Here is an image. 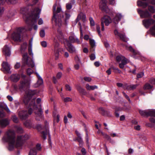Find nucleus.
I'll return each instance as SVG.
<instances>
[{
	"mask_svg": "<svg viewBox=\"0 0 155 155\" xmlns=\"http://www.w3.org/2000/svg\"><path fill=\"white\" fill-rule=\"evenodd\" d=\"M29 138V136L28 134L18 135L17 136L15 140V132L12 130H9L5 133L2 138V140L4 142L9 143L8 149L10 150H12L15 147H18L21 146L24 142Z\"/></svg>",
	"mask_w": 155,
	"mask_h": 155,
	"instance_id": "nucleus-1",
	"label": "nucleus"
},
{
	"mask_svg": "<svg viewBox=\"0 0 155 155\" xmlns=\"http://www.w3.org/2000/svg\"><path fill=\"white\" fill-rule=\"evenodd\" d=\"M35 98H33L32 100H29L28 104H25L29 109L28 113L26 110H23L19 112L18 115L21 119L22 120L26 119L28 116L29 115L31 114L32 109L35 110L34 113L37 120H39L40 119L43 118V111L41 109V105H40L38 107L36 106L35 104Z\"/></svg>",
	"mask_w": 155,
	"mask_h": 155,
	"instance_id": "nucleus-2",
	"label": "nucleus"
},
{
	"mask_svg": "<svg viewBox=\"0 0 155 155\" xmlns=\"http://www.w3.org/2000/svg\"><path fill=\"white\" fill-rule=\"evenodd\" d=\"M22 79L18 87L20 90H23L25 92L23 101L25 104H28L29 100L31 99L32 97L35 94L36 91H32L28 89L30 86V80L26 78V75L23 74H21Z\"/></svg>",
	"mask_w": 155,
	"mask_h": 155,
	"instance_id": "nucleus-3",
	"label": "nucleus"
},
{
	"mask_svg": "<svg viewBox=\"0 0 155 155\" xmlns=\"http://www.w3.org/2000/svg\"><path fill=\"white\" fill-rule=\"evenodd\" d=\"M56 5H55L53 6V16L52 18V21H54L56 26L60 27L62 25L61 19L62 17L60 16L59 13L61 12V7H58L57 10L56 11Z\"/></svg>",
	"mask_w": 155,
	"mask_h": 155,
	"instance_id": "nucleus-4",
	"label": "nucleus"
},
{
	"mask_svg": "<svg viewBox=\"0 0 155 155\" xmlns=\"http://www.w3.org/2000/svg\"><path fill=\"white\" fill-rule=\"evenodd\" d=\"M25 29L26 30H31V29L26 28H19L12 35V39L15 42H20L21 41V35L22 31Z\"/></svg>",
	"mask_w": 155,
	"mask_h": 155,
	"instance_id": "nucleus-5",
	"label": "nucleus"
},
{
	"mask_svg": "<svg viewBox=\"0 0 155 155\" xmlns=\"http://www.w3.org/2000/svg\"><path fill=\"white\" fill-rule=\"evenodd\" d=\"M37 129L40 131L42 134V137L44 139L46 138L47 134H49L48 127V123L47 121L45 122V126L43 127L41 124H38L37 127Z\"/></svg>",
	"mask_w": 155,
	"mask_h": 155,
	"instance_id": "nucleus-6",
	"label": "nucleus"
},
{
	"mask_svg": "<svg viewBox=\"0 0 155 155\" xmlns=\"http://www.w3.org/2000/svg\"><path fill=\"white\" fill-rule=\"evenodd\" d=\"M22 63L23 64L21 67H24L26 64L28 66L33 67L35 66L34 62L29 58L27 53H24L22 56Z\"/></svg>",
	"mask_w": 155,
	"mask_h": 155,
	"instance_id": "nucleus-7",
	"label": "nucleus"
},
{
	"mask_svg": "<svg viewBox=\"0 0 155 155\" xmlns=\"http://www.w3.org/2000/svg\"><path fill=\"white\" fill-rule=\"evenodd\" d=\"M41 10L38 8H36L33 12L31 15L27 18V20H31L32 22L36 23V20L39 18V14Z\"/></svg>",
	"mask_w": 155,
	"mask_h": 155,
	"instance_id": "nucleus-8",
	"label": "nucleus"
},
{
	"mask_svg": "<svg viewBox=\"0 0 155 155\" xmlns=\"http://www.w3.org/2000/svg\"><path fill=\"white\" fill-rule=\"evenodd\" d=\"M111 19L110 17L108 16H105L101 19V30L104 31V23L105 25L108 26L109 24L111 22Z\"/></svg>",
	"mask_w": 155,
	"mask_h": 155,
	"instance_id": "nucleus-9",
	"label": "nucleus"
},
{
	"mask_svg": "<svg viewBox=\"0 0 155 155\" xmlns=\"http://www.w3.org/2000/svg\"><path fill=\"white\" fill-rule=\"evenodd\" d=\"M140 114L142 116H150L155 117V110H140Z\"/></svg>",
	"mask_w": 155,
	"mask_h": 155,
	"instance_id": "nucleus-10",
	"label": "nucleus"
},
{
	"mask_svg": "<svg viewBox=\"0 0 155 155\" xmlns=\"http://www.w3.org/2000/svg\"><path fill=\"white\" fill-rule=\"evenodd\" d=\"M99 7L102 11L107 12L109 9L106 5L107 1L106 0H100Z\"/></svg>",
	"mask_w": 155,
	"mask_h": 155,
	"instance_id": "nucleus-11",
	"label": "nucleus"
},
{
	"mask_svg": "<svg viewBox=\"0 0 155 155\" xmlns=\"http://www.w3.org/2000/svg\"><path fill=\"white\" fill-rule=\"evenodd\" d=\"M137 11L142 18H149L151 16V14L147 10L142 11L140 9H137Z\"/></svg>",
	"mask_w": 155,
	"mask_h": 155,
	"instance_id": "nucleus-12",
	"label": "nucleus"
},
{
	"mask_svg": "<svg viewBox=\"0 0 155 155\" xmlns=\"http://www.w3.org/2000/svg\"><path fill=\"white\" fill-rule=\"evenodd\" d=\"M114 34L116 36L119 37L120 39L123 41L125 42L127 41V38H126L124 34H122L118 32L117 30H114Z\"/></svg>",
	"mask_w": 155,
	"mask_h": 155,
	"instance_id": "nucleus-13",
	"label": "nucleus"
},
{
	"mask_svg": "<svg viewBox=\"0 0 155 155\" xmlns=\"http://www.w3.org/2000/svg\"><path fill=\"white\" fill-rule=\"evenodd\" d=\"M59 44L57 42H55L54 45V53L55 60H57L59 56Z\"/></svg>",
	"mask_w": 155,
	"mask_h": 155,
	"instance_id": "nucleus-14",
	"label": "nucleus"
},
{
	"mask_svg": "<svg viewBox=\"0 0 155 155\" xmlns=\"http://www.w3.org/2000/svg\"><path fill=\"white\" fill-rule=\"evenodd\" d=\"M154 21L152 19L144 20L143 23L144 26L147 28H148L151 25L153 24Z\"/></svg>",
	"mask_w": 155,
	"mask_h": 155,
	"instance_id": "nucleus-15",
	"label": "nucleus"
},
{
	"mask_svg": "<svg viewBox=\"0 0 155 155\" xmlns=\"http://www.w3.org/2000/svg\"><path fill=\"white\" fill-rule=\"evenodd\" d=\"M70 41L71 43H77L80 44L81 42L78 38L74 35V34L71 33V36L69 37Z\"/></svg>",
	"mask_w": 155,
	"mask_h": 155,
	"instance_id": "nucleus-16",
	"label": "nucleus"
},
{
	"mask_svg": "<svg viewBox=\"0 0 155 155\" xmlns=\"http://www.w3.org/2000/svg\"><path fill=\"white\" fill-rule=\"evenodd\" d=\"M138 86V84H132L128 85L127 84H126L124 85L123 87L125 89H126L129 91H131L135 89Z\"/></svg>",
	"mask_w": 155,
	"mask_h": 155,
	"instance_id": "nucleus-17",
	"label": "nucleus"
},
{
	"mask_svg": "<svg viewBox=\"0 0 155 155\" xmlns=\"http://www.w3.org/2000/svg\"><path fill=\"white\" fill-rule=\"evenodd\" d=\"M67 44L66 45L68 47L67 49L71 53H73L75 51V49L74 47L68 41L66 42Z\"/></svg>",
	"mask_w": 155,
	"mask_h": 155,
	"instance_id": "nucleus-18",
	"label": "nucleus"
},
{
	"mask_svg": "<svg viewBox=\"0 0 155 155\" xmlns=\"http://www.w3.org/2000/svg\"><path fill=\"white\" fill-rule=\"evenodd\" d=\"M86 17L85 15L83 13H80L78 16L77 18L76 19V23L80 20H82L83 22H84L86 21Z\"/></svg>",
	"mask_w": 155,
	"mask_h": 155,
	"instance_id": "nucleus-19",
	"label": "nucleus"
},
{
	"mask_svg": "<svg viewBox=\"0 0 155 155\" xmlns=\"http://www.w3.org/2000/svg\"><path fill=\"white\" fill-rule=\"evenodd\" d=\"M9 124V121L7 119H3L0 120V126L2 127H6Z\"/></svg>",
	"mask_w": 155,
	"mask_h": 155,
	"instance_id": "nucleus-20",
	"label": "nucleus"
},
{
	"mask_svg": "<svg viewBox=\"0 0 155 155\" xmlns=\"http://www.w3.org/2000/svg\"><path fill=\"white\" fill-rule=\"evenodd\" d=\"M3 54L6 56H9L10 55V52L9 48L8 46L5 45V46L3 49Z\"/></svg>",
	"mask_w": 155,
	"mask_h": 155,
	"instance_id": "nucleus-21",
	"label": "nucleus"
},
{
	"mask_svg": "<svg viewBox=\"0 0 155 155\" xmlns=\"http://www.w3.org/2000/svg\"><path fill=\"white\" fill-rule=\"evenodd\" d=\"M122 17V16L121 14L119 13L117 14L114 19L113 22L115 24H117L120 20Z\"/></svg>",
	"mask_w": 155,
	"mask_h": 155,
	"instance_id": "nucleus-22",
	"label": "nucleus"
},
{
	"mask_svg": "<svg viewBox=\"0 0 155 155\" xmlns=\"http://www.w3.org/2000/svg\"><path fill=\"white\" fill-rule=\"evenodd\" d=\"M20 77L19 75L18 74H13L11 75V78L12 81L17 82L19 79Z\"/></svg>",
	"mask_w": 155,
	"mask_h": 155,
	"instance_id": "nucleus-23",
	"label": "nucleus"
},
{
	"mask_svg": "<svg viewBox=\"0 0 155 155\" xmlns=\"http://www.w3.org/2000/svg\"><path fill=\"white\" fill-rule=\"evenodd\" d=\"M3 67L5 69V70L8 73H11L10 71V65L7 62H3L2 64Z\"/></svg>",
	"mask_w": 155,
	"mask_h": 155,
	"instance_id": "nucleus-24",
	"label": "nucleus"
},
{
	"mask_svg": "<svg viewBox=\"0 0 155 155\" xmlns=\"http://www.w3.org/2000/svg\"><path fill=\"white\" fill-rule=\"evenodd\" d=\"M36 74L38 77V80L37 81V85L35 86L36 87H37L39 86L42 85L43 84V80L41 78L37 73H36Z\"/></svg>",
	"mask_w": 155,
	"mask_h": 155,
	"instance_id": "nucleus-25",
	"label": "nucleus"
},
{
	"mask_svg": "<svg viewBox=\"0 0 155 155\" xmlns=\"http://www.w3.org/2000/svg\"><path fill=\"white\" fill-rule=\"evenodd\" d=\"M137 4L139 6H142L143 8H145L148 6V4L146 3L140 1H138L137 2Z\"/></svg>",
	"mask_w": 155,
	"mask_h": 155,
	"instance_id": "nucleus-26",
	"label": "nucleus"
},
{
	"mask_svg": "<svg viewBox=\"0 0 155 155\" xmlns=\"http://www.w3.org/2000/svg\"><path fill=\"white\" fill-rule=\"evenodd\" d=\"M86 88L87 90H94L96 88H97V87L96 86H90L88 84H87L86 85Z\"/></svg>",
	"mask_w": 155,
	"mask_h": 155,
	"instance_id": "nucleus-27",
	"label": "nucleus"
},
{
	"mask_svg": "<svg viewBox=\"0 0 155 155\" xmlns=\"http://www.w3.org/2000/svg\"><path fill=\"white\" fill-rule=\"evenodd\" d=\"M75 141L77 140L79 143V145L81 147L83 144V141L81 137H78L76 138L74 140Z\"/></svg>",
	"mask_w": 155,
	"mask_h": 155,
	"instance_id": "nucleus-28",
	"label": "nucleus"
},
{
	"mask_svg": "<svg viewBox=\"0 0 155 155\" xmlns=\"http://www.w3.org/2000/svg\"><path fill=\"white\" fill-rule=\"evenodd\" d=\"M25 125L27 127H31L33 126V123L31 121L28 120L24 123Z\"/></svg>",
	"mask_w": 155,
	"mask_h": 155,
	"instance_id": "nucleus-29",
	"label": "nucleus"
},
{
	"mask_svg": "<svg viewBox=\"0 0 155 155\" xmlns=\"http://www.w3.org/2000/svg\"><path fill=\"white\" fill-rule=\"evenodd\" d=\"M90 43L91 48H93L95 47V42L94 40L90 38L89 39Z\"/></svg>",
	"mask_w": 155,
	"mask_h": 155,
	"instance_id": "nucleus-30",
	"label": "nucleus"
},
{
	"mask_svg": "<svg viewBox=\"0 0 155 155\" xmlns=\"http://www.w3.org/2000/svg\"><path fill=\"white\" fill-rule=\"evenodd\" d=\"M148 9L149 11V13H150L151 14L155 13V9L154 8L151 6H148Z\"/></svg>",
	"mask_w": 155,
	"mask_h": 155,
	"instance_id": "nucleus-31",
	"label": "nucleus"
},
{
	"mask_svg": "<svg viewBox=\"0 0 155 155\" xmlns=\"http://www.w3.org/2000/svg\"><path fill=\"white\" fill-rule=\"evenodd\" d=\"M37 153L36 150L35 148H33L29 152V155H36Z\"/></svg>",
	"mask_w": 155,
	"mask_h": 155,
	"instance_id": "nucleus-32",
	"label": "nucleus"
},
{
	"mask_svg": "<svg viewBox=\"0 0 155 155\" xmlns=\"http://www.w3.org/2000/svg\"><path fill=\"white\" fill-rule=\"evenodd\" d=\"M152 87V86L148 83L146 84L143 87V88L146 90L151 89Z\"/></svg>",
	"mask_w": 155,
	"mask_h": 155,
	"instance_id": "nucleus-33",
	"label": "nucleus"
},
{
	"mask_svg": "<svg viewBox=\"0 0 155 155\" xmlns=\"http://www.w3.org/2000/svg\"><path fill=\"white\" fill-rule=\"evenodd\" d=\"M128 62H129V61L127 58H126L124 57H122V59L121 60V63L125 65Z\"/></svg>",
	"mask_w": 155,
	"mask_h": 155,
	"instance_id": "nucleus-34",
	"label": "nucleus"
},
{
	"mask_svg": "<svg viewBox=\"0 0 155 155\" xmlns=\"http://www.w3.org/2000/svg\"><path fill=\"white\" fill-rule=\"evenodd\" d=\"M128 49L130 51L132 52L134 54L136 55L138 54V52L135 51L131 46H129L128 47Z\"/></svg>",
	"mask_w": 155,
	"mask_h": 155,
	"instance_id": "nucleus-35",
	"label": "nucleus"
},
{
	"mask_svg": "<svg viewBox=\"0 0 155 155\" xmlns=\"http://www.w3.org/2000/svg\"><path fill=\"white\" fill-rule=\"evenodd\" d=\"M12 119L13 121L15 123H17L18 122V120L17 117L15 115H13L12 117Z\"/></svg>",
	"mask_w": 155,
	"mask_h": 155,
	"instance_id": "nucleus-36",
	"label": "nucleus"
},
{
	"mask_svg": "<svg viewBox=\"0 0 155 155\" xmlns=\"http://www.w3.org/2000/svg\"><path fill=\"white\" fill-rule=\"evenodd\" d=\"M77 89L79 92L83 94H84L86 93L85 90L80 87L78 86V87Z\"/></svg>",
	"mask_w": 155,
	"mask_h": 155,
	"instance_id": "nucleus-37",
	"label": "nucleus"
},
{
	"mask_svg": "<svg viewBox=\"0 0 155 155\" xmlns=\"http://www.w3.org/2000/svg\"><path fill=\"white\" fill-rule=\"evenodd\" d=\"M5 2L8 4H15L17 2V0H5Z\"/></svg>",
	"mask_w": 155,
	"mask_h": 155,
	"instance_id": "nucleus-38",
	"label": "nucleus"
},
{
	"mask_svg": "<svg viewBox=\"0 0 155 155\" xmlns=\"http://www.w3.org/2000/svg\"><path fill=\"white\" fill-rule=\"evenodd\" d=\"M99 110L101 113L104 115H105L106 112H107V111H106L102 107L100 108L99 109Z\"/></svg>",
	"mask_w": 155,
	"mask_h": 155,
	"instance_id": "nucleus-39",
	"label": "nucleus"
},
{
	"mask_svg": "<svg viewBox=\"0 0 155 155\" xmlns=\"http://www.w3.org/2000/svg\"><path fill=\"white\" fill-rule=\"evenodd\" d=\"M16 129L19 133H22L23 132V129L21 127L17 126L16 127Z\"/></svg>",
	"mask_w": 155,
	"mask_h": 155,
	"instance_id": "nucleus-40",
	"label": "nucleus"
},
{
	"mask_svg": "<svg viewBox=\"0 0 155 155\" xmlns=\"http://www.w3.org/2000/svg\"><path fill=\"white\" fill-rule=\"evenodd\" d=\"M150 30L152 34L155 36V25L150 28Z\"/></svg>",
	"mask_w": 155,
	"mask_h": 155,
	"instance_id": "nucleus-41",
	"label": "nucleus"
},
{
	"mask_svg": "<svg viewBox=\"0 0 155 155\" xmlns=\"http://www.w3.org/2000/svg\"><path fill=\"white\" fill-rule=\"evenodd\" d=\"M89 20L91 25L92 26H94L95 25V22L93 18L91 17L89 18Z\"/></svg>",
	"mask_w": 155,
	"mask_h": 155,
	"instance_id": "nucleus-42",
	"label": "nucleus"
},
{
	"mask_svg": "<svg viewBox=\"0 0 155 155\" xmlns=\"http://www.w3.org/2000/svg\"><path fill=\"white\" fill-rule=\"evenodd\" d=\"M63 100L64 102H67L69 101H72V99L69 97H67L66 98H64Z\"/></svg>",
	"mask_w": 155,
	"mask_h": 155,
	"instance_id": "nucleus-43",
	"label": "nucleus"
},
{
	"mask_svg": "<svg viewBox=\"0 0 155 155\" xmlns=\"http://www.w3.org/2000/svg\"><path fill=\"white\" fill-rule=\"evenodd\" d=\"M27 44L26 43H25L22 45L21 46V50H22L25 49L27 47Z\"/></svg>",
	"mask_w": 155,
	"mask_h": 155,
	"instance_id": "nucleus-44",
	"label": "nucleus"
},
{
	"mask_svg": "<svg viewBox=\"0 0 155 155\" xmlns=\"http://www.w3.org/2000/svg\"><path fill=\"white\" fill-rule=\"evenodd\" d=\"M32 46L30 44L28 48V52L30 55L33 56V54L32 51Z\"/></svg>",
	"mask_w": 155,
	"mask_h": 155,
	"instance_id": "nucleus-45",
	"label": "nucleus"
},
{
	"mask_svg": "<svg viewBox=\"0 0 155 155\" xmlns=\"http://www.w3.org/2000/svg\"><path fill=\"white\" fill-rule=\"evenodd\" d=\"M72 7V4L71 3H68L66 4V7L67 9H70Z\"/></svg>",
	"mask_w": 155,
	"mask_h": 155,
	"instance_id": "nucleus-46",
	"label": "nucleus"
},
{
	"mask_svg": "<svg viewBox=\"0 0 155 155\" xmlns=\"http://www.w3.org/2000/svg\"><path fill=\"white\" fill-rule=\"evenodd\" d=\"M79 25L80 26V31L81 32V38H82V37L83 36V32H82V28L81 27V24L80 22H79L78 23Z\"/></svg>",
	"mask_w": 155,
	"mask_h": 155,
	"instance_id": "nucleus-47",
	"label": "nucleus"
},
{
	"mask_svg": "<svg viewBox=\"0 0 155 155\" xmlns=\"http://www.w3.org/2000/svg\"><path fill=\"white\" fill-rule=\"evenodd\" d=\"M41 46L44 48H45L47 46V43L46 41H43L41 42Z\"/></svg>",
	"mask_w": 155,
	"mask_h": 155,
	"instance_id": "nucleus-48",
	"label": "nucleus"
},
{
	"mask_svg": "<svg viewBox=\"0 0 155 155\" xmlns=\"http://www.w3.org/2000/svg\"><path fill=\"white\" fill-rule=\"evenodd\" d=\"M7 105L5 104L2 103L0 102V107L5 109V108L6 107Z\"/></svg>",
	"mask_w": 155,
	"mask_h": 155,
	"instance_id": "nucleus-49",
	"label": "nucleus"
},
{
	"mask_svg": "<svg viewBox=\"0 0 155 155\" xmlns=\"http://www.w3.org/2000/svg\"><path fill=\"white\" fill-rule=\"evenodd\" d=\"M40 36L41 37H44L45 35V31L44 30H41L40 32Z\"/></svg>",
	"mask_w": 155,
	"mask_h": 155,
	"instance_id": "nucleus-50",
	"label": "nucleus"
},
{
	"mask_svg": "<svg viewBox=\"0 0 155 155\" xmlns=\"http://www.w3.org/2000/svg\"><path fill=\"white\" fill-rule=\"evenodd\" d=\"M144 75L143 73L142 72H140L137 74V78H142Z\"/></svg>",
	"mask_w": 155,
	"mask_h": 155,
	"instance_id": "nucleus-51",
	"label": "nucleus"
},
{
	"mask_svg": "<svg viewBox=\"0 0 155 155\" xmlns=\"http://www.w3.org/2000/svg\"><path fill=\"white\" fill-rule=\"evenodd\" d=\"M27 72L28 75H30L33 73V71L31 69L28 68L27 71Z\"/></svg>",
	"mask_w": 155,
	"mask_h": 155,
	"instance_id": "nucleus-52",
	"label": "nucleus"
},
{
	"mask_svg": "<svg viewBox=\"0 0 155 155\" xmlns=\"http://www.w3.org/2000/svg\"><path fill=\"white\" fill-rule=\"evenodd\" d=\"M20 67V64L19 62H17L15 65L14 68L15 69H17L19 68Z\"/></svg>",
	"mask_w": 155,
	"mask_h": 155,
	"instance_id": "nucleus-53",
	"label": "nucleus"
},
{
	"mask_svg": "<svg viewBox=\"0 0 155 155\" xmlns=\"http://www.w3.org/2000/svg\"><path fill=\"white\" fill-rule=\"evenodd\" d=\"M122 57H123V56H117V57L116 59L117 61L118 62H120V61H121L122 59Z\"/></svg>",
	"mask_w": 155,
	"mask_h": 155,
	"instance_id": "nucleus-54",
	"label": "nucleus"
},
{
	"mask_svg": "<svg viewBox=\"0 0 155 155\" xmlns=\"http://www.w3.org/2000/svg\"><path fill=\"white\" fill-rule=\"evenodd\" d=\"M59 115H57V117L54 118V121L57 123H58L59 121Z\"/></svg>",
	"mask_w": 155,
	"mask_h": 155,
	"instance_id": "nucleus-55",
	"label": "nucleus"
},
{
	"mask_svg": "<svg viewBox=\"0 0 155 155\" xmlns=\"http://www.w3.org/2000/svg\"><path fill=\"white\" fill-rule=\"evenodd\" d=\"M104 137V138L106 139L107 140H108L110 141L111 140V138L107 134L105 135Z\"/></svg>",
	"mask_w": 155,
	"mask_h": 155,
	"instance_id": "nucleus-56",
	"label": "nucleus"
},
{
	"mask_svg": "<svg viewBox=\"0 0 155 155\" xmlns=\"http://www.w3.org/2000/svg\"><path fill=\"white\" fill-rule=\"evenodd\" d=\"M62 74L61 72H59L56 75L57 78L58 79H60L61 78V77L62 76Z\"/></svg>",
	"mask_w": 155,
	"mask_h": 155,
	"instance_id": "nucleus-57",
	"label": "nucleus"
},
{
	"mask_svg": "<svg viewBox=\"0 0 155 155\" xmlns=\"http://www.w3.org/2000/svg\"><path fill=\"white\" fill-rule=\"evenodd\" d=\"M149 82L152 84H155V79L153 78H151L149 80Z\"/></svg>",
	"mask_w": 155,
	"mask_h": 155,
	"instance_id": "nucleus-58",
	"label": "nucleus"
},
{
	"mask_svg": "<svg viewBox=\"0 0 155 155\" xmlns=\"http://www.w3.org/2000/svg\"><path fill=\"white\" fill-rule=\"evenodd\" d=\"M65 87L66 90L67 91H71V87L68 84H66L65 85Z\"/></svg>",
	"mask_w": 155,
	"mask_h": 155,
	"instance_id": "nucleus-59",
	"label": "nucleus"
},
{
	"mask_svg": "<svg viewBox=\"0 0 155 155\" xmlns=\"http://www.w3.org/2000/svg\"><path fill=\"white\" fill-rule=\"evenodd\" d=\"M123 94H124V96L130 102V99L129 98V97L128 96V95L124 92H123Z\"/></svg>",
	"mask_w": 155,
	"mask_h": 155,
	"instance_id": "nucleus-60",
	"label": "nucleus"
},
{
	"mask_svg": "<svg viewBox=\"0 0 155 155\" xmlns=\"http://www.w3.org/2000/svg\"><path fill=\"white\" fill-rule=\"evenodd\" d=\"M5 116V114L4 113L1 111L0 110V117L2 118Z\"/></svg>",
	"mask_w": 155,
	"mask_h": 155,
	"instance_id": "nucleus-61",
	"label": "nucleus"
},
{
	"mask_svg": "<svg viewBox=\"0 0 155 155\" xmlns=\"http://www.w3.org/2000/svg\"><path fill=\"white\" fill-rule=\"evenodd\" d=\"M90 59L91 60H94L95 58V55L94 54H91L90 56Z\"/></svg>",
	"mask_w": 155,
	"mask_h": 155,
	"instance_id": "nucleus-62",
	"label": "nucleus"
},
{
	"mask_svg": "<svg viewBox=\"0 0 155 155\" xmlns=\"http://www.w3.org/2000/svg\"><path fill=\"white\" fill-rule=\"evenodd\" d=\"M36 148L37 150H40L41 149V145L39 144H37L36 145Z\"/></svg>",
	"mask_w": 155,
	"mask_h": 155,
	"instance_id": "nucleus-63",
	"label": "nucleus"
},
{
	"mask_svg": "<svg viewBox=\"0 0 155 155\" xmlns=\"http://www.w3.org/2000/svg\"><path fill=\"white\" fill-rule=\"evenodd\" d=\"M84 79L85 81L88 82H90L91 80V79L90 78L88 77H84Z\"/></svg>",
	"mask_w": 155,
	"mask_h": 155,
	"instance_id": "nucleus-64",
	"label": "nucleus"
}]
</instances>
